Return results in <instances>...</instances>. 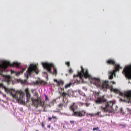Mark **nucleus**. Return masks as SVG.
Listing matches in <instances>:
<instances>
[{
	"mask_svg": "<svg viewBox=\"0 0 131 131\" xmlns=\"http://www.w3.org/2000/svg\"><path fill=\"white\" fill-rule=\"evenodd\" d=\"M81 68V71L78 72V74L73 75L74 79L72 80H73L74 84L76 83L77 84L80 83L82 81L83 77L86 78L90 77L88 70L83 68L82 66Z\"/></svg>",
	"mask_w": 131,
	"mask_h": 131,
	"instance_id": "nucleus-1",
	"label": "nucleus"
},
{
	"mask_svg": "<svg viewBox=\"0 0 131 131\" xmlns=\"http://www.w3.org/2000/svg\"><path fill=\"white\" fill-rule=\"evenodd\" d=\"M77 105L76 103H74L73 104L71 105L69 107V109L73 111V113L72 114V116L76 117H81L84 116L85 115L86 112L84 110L81 111H75V110L77 108Z\"/></svg>",
	"mask_w": 131,
	"mask_h": 131,
	"instance_id": "nucleus-2",
	"label": "nucleus"
},
{
	"mask_svg": "<svg viewBox=\"0 0 131 131\" xmlns=\"http://www.w3.org/2000/svg\"><path fill=\"white\" fill-rule=\"evenodd\" d=\"M93 83L97 86L101 87L103 91H107V88L108 87V82L105 81L102 82L99 79L94 78L93 79Z\"/></svg>",
	"mask_w": 131,
	"mask_h": 131,
	"instance_id": "nucleus-3",
	"label": "nucleus"
},
{
	"mask_svg": "<svg viewBox=\"0 0 131 131\" xmlns=\"http://www.w3.org/2000/svg\"><path fill=\"white\" fill-rule=\"evenodd\" d=\"M42 64L44 68L47 70L50 73H52L51 68L53 67V74L56 75L57 74V69L52 64L49 63H42Z\"/></svg>",
	"mask_w": 131,
	"mask_h": 131,
	"instance_id": "nucleus-4",
	"label": "nucleus"
},
{
	"mask_svg": "<svg viewBox=\"0 0 131 131\" xmlns=\"http://www.w3.org/2000/svg\"><path fill=\"white\" fill-rule=\"evenodd\" d=\"M34 72H35L37 74H38L39 72L37 66L36 64H30L27 71V78H28L29 76H31V74Z\"/></svg>",
	"mask_w": 131,
	"mask_h": 131,
	"instance_id": "nucleus-5",
	"label": "nucleus"
},
{
	"mask_svg": "<svg viewBox=\"0 0 131 131\" xmlns=\"http://www.w3.org/2000/svg\"><path fill=\"white\" fill-rule=\"evenodd\" d=\"M20 65V63L17 62H14L12 64H11L8 61H4L3 62L2 64L0 65V72H1L2 71L1 68L5 69L9 66H10L12 67H18Z\"/></svg>",
	"mask_w": 131,
	"mask_h": 131,
	"instance_id": "nucleus-6",
	"label": "nucleus"
},
{
	"mask_svg": "<svg viewBox=\"0 0 131 131\" xmlns=\"http://www.w3.org/2000/svg\"><path fill=\"white\" fill-rule=\"evenodd\" d=\"M113 105V103L112 101L108 102L105 103V107L101 106V108H102L103 110L105 112H107L111 110L112 108Z\"/></svg>",
	"mask_w": 131,
	"mask_h": 131,
	"instance_id": "nucleus-7",
	"label": "nucleus"
},
{
	"mask_svg": "<svg viewBox=\"0 0 131 131\" xmlns=\"http://www.w3.org/2000/svg\"><path fill=\"white\" fill-rule=\"evenodd\" d=\"M123 72L125 76L129 79H131V65L126 67L123 70Z\"/></svg>",
	"mask_w": 131,
	"mask_h": 131,
	"instance_id": "nucleus-8",
	"label": "nucleus"
},
{
	"mask_svg": "<svg viewBox=\"0 0 131 131\" xmlns=\"http://www.w3.org/2000/svg\"><path fill=\"white\" fill-rule=\"evenodd\" d=\"M6 92L7 91L8 92L10 93L11 95L13 97L16 98L18 99V97L20 96L21 95L23 94V93L19 91H17L15 92V93L14 94H13L11 91L9 90H8L7 88L5 86L4 88Z\"/></svg>",
	"mask_w": 131,
	"mask_h": 131,
	"instance_id": "nucleus-9",
	"label": "nucleus"
},
{
	"mask_svg": "<svg viewBox=\"0 0 131 131\" xmlns=\"http://www.w3.org/2000/svg\"><path fill=\"white\" fill-rule=\"evenodd\" d=\"M122 69V68L119 65H117L115 67V69L112 71L110 72V75L109 77V79H113V75L115 74V73L117 71H119V69Z\"/></svg>",
	"mask_w": 131,
	"mask_h": 131,
	"instance_id": "nucleus-10",
	"label": "nucleus"
},
{
	"mask_svg": "<svg viewBox=\"0 0 131 131\" xmlns=\"http://www.w3.org/2000/svg\"><path fill=\"white\" fill-rule=\"evenodd\" d=\"M104 97V96H103L99 97L97 100L95 101L96 103L99 104H101L103 102H105L106 100Z\"/></svg>",
	"mask_w": 131,
	"mask_h": 131,
	"instance_id": "nucleus-11",
	"label": "nucleus"
},
{
	"mask_svg": "<svg viewBox=\"0 0 131 131\" xmlns=\"http://www.w3.org/2000/svg\"><path fill=\"white\" fill-rule=\"evenodd\" d=\"M32 102L33 104L35 105H36V104H38L42 106H43L44 105V104L42 102L41 100L38 99H36L34 100H33Z\"/></svg>",
	"mask_w": 131,
	"mask_h": 131,
	"instance_id": "nucleus-12",
	"label": "nucleus"
},
{
	"mask_svg": "<svg viewBox=\"0 0 131 131\" xmlns=\"http://www.w3.org/2000/svg\"><path fill=\"white\" fill-rule=\"evenodd\" d=\"M125 95L128 100L127 102L128 103L131 102V92H128L125 94Z\"/></svg>",
	"mask_w": 131,
	"mask_h": 131,
	"instance_id": "nucleus-13",
	"label": "nucleus"
},
{
	"mask_svg": "<svg viewBox=\"0 0 131 131\" xmlns=\"http://www.w3.org/2000/svg\"><path fill=\"white\" fill-rule=\"evenodd\" d=\"M107 62L108 65H115V68L116 66L117 65L115 64V62L114 60L112 59H109L107 60ZM118 65H119L118 64Z\"/></svg>",
	"mask_w": 131,
	"mask_h": 131,
	"instance_id": "nucleus-14",
	"label": "nucleus"
},
{
	"mask_svg": "<svg viewBox=\"0 0 131 131\" xmlns=\"http://www.w3.org/2000/svg\"><path fill=\"white\" fill-rule=\"evenodd\" d=\"M54 81L57 83V86L59 87L60 85H63L64 83V82L62 80H60L59 81H58L56 79L54 80Z\"/></svg>",
	"mask_w": 131,
	"mask_h": 131,
	"instance_id": "nucleus-15",
	"label": "nucleus"
},
{
	"mask_svg": "<svg viewBox=\"0 0 131 131\" xmlns=\"http://www.w3.org/2000/svg\"><path fill=\"white\" fill-rule=\"evenodd\" d=\"M25 91L26 92L27 99V102L29 101V100L31 97V95L30 94L29 92L28 89V88H26L25 89Z\"/></svg>",
	"mask_w": 131,
	"mask_h": 131,
	"instance_id": "nucleus-16",
	"label": "nucleus"
},
{
	"mask_svg": "<svg viewBox=\"0 0 131 131\" xmlns=\"http://www.w3.org/2000/svg\"><path fill=\"white\" fill-rule=\"evenodd\" d=\"M4 77L5 78V80L7 82H9L10 81V77L9 76L7 75H4Z\"/></svg>",
	"mask_w": 131,
	"mask_h": 131,
	"instance_id": "nucleus-17",
	"label": "nucleus"
},
{
	"mask_svg": "<svg viewBox=\"0 0 131 131\" xmlns=\"http://www.w3.org/2000/svg\"><path fill=\"white\" fill-rule=\"evenodd\" d=\"M73 84H74V83H73V80H72L70 83H69L65 85V88H68L70 87L71 85Z\"/></svg>",
	"mask_w": 131,
	"mask_h": 131,
	"instance_id": "nucleus-18",
	"label": "nucleus"
},
{
	"mask_svg": "<svg viewBox=\"0 0 131 131\" xmlns=\"http://www.w3.org/2000/svg\"><path fill=\"white\" fill-rule=\"evenodd\" d=\"M60 94L61 95V96L63 97V100H64V98L66 97V96L67 95V94L65 92H63L62 93L61 92H60Z\"/></svg>",
	"mask_w": 131,
	"mask_h": 131,
	"instance_id": "nucleus-19",
	"label": "nucleus"
},
{
	"mask_svg": "<svg viewBox=\"0 0 131 131\" xmlns=\"http://www.w3.org/2000/svg\"><path fill=\"white\" fill-rule=\"evenodd\" d=\"M78 92L79 94L81 95H82L83 96L86 97V95H85V94L82 93L80 90H79Z\"/></svg>",
	"mask_w": 131,
	"mask_h": 131,
	"instance_id": "nucleus-20",
	"label": "nucleus"
},
{
	"mask_svg": "<svg viewBox=\"0 0 131 131\" xmlns=\"http://www.w3.org/2000/svg\"><path fill=\"white\" fill-rule=\"evenodd\" d=\"M39 83L40 84H43L44 85L46 84L47 83L46 82H45L43 81L40 80L39 82Z\"/></svg>",
	"mask_w": 131,
	"mask_h": 131,
	"instance_id": "nucleus-21",
	"label": "nucleus"
},
{
	"mask_svg": "<svg viewBox=\"0 0 131 131\" xmlns=\"http://www.w3.org/2000/svg\"><path fill=\"white\" fill-rule=\"evenodd\" d=\"M71 91V90H69L68 91H67V93H66L67 94V95H68L69 96H70L71 95V93H70Z\"/></svg>",
	"mask_w": 131,
	"mask_h": 131,
	"instance_id": "nucleus-22",
	"label": "nucleus"
},
{
	"mask_svg": "<svg viewBox=\"0 0 131 131\" xmlns=\"http://www.w3.org/2000/svg\"><path fill=\"white\" fill-rule=\"evenodd\" d=\"M11 73H15L16 75H17L20 74V73L19 72L18 73L17 72H15V71H11Z\"/></svg>",
	"mask_w": 131,
	"mask_h": 131,
	"instance_id": "nucleus-23",
	"label": "nucleus"
},
{
	"mask_svg": "<svg viewBox=\"0 0 131 131\" xmlns=\"http://www.w3.org/2000/svg\"><path fill=\"white\" fill-rule=\"evenodd\" d=\"M113 90L114 92L117 94H118L119 92V91L118 89H114Z\"/></svg>",
	"mask_w": 131,
	"mask_h": 131,
	"instance_id": "nucleus-24",
	"label": "nucleus"
},
{
	"mask_svg": "<svg viewBox=\"0 0 131 131\" xmlns=\"http://www.w3.org/2000/svg\"><path fill=\"white\" fill-rule=\"evenodd\" d=\"M75 122V121H71L70 120V123L73 126H74V123Z\"/></svg>",
	"mask_w": 131,
	"mask_h": 131,
	"instance_id": "nucleus-25",
	"label": "nucleus"
},
{
	"mask_svg": "<svg viewBox=\"0 0 131 131\" xmlns=\"http://www.w3.org/2000/svg\"><path fill=\"white\" fill-rule=\"evenodd\" d=\"M68 71L69 73L71 74L73 73V71L71 69H69L68 70Z\"/></svg>",
	"mask_w": 131,
	"mask_h": 131,
	"instance_id": "nucleus-26",
	"label": "nucleus"
},
{
	"mask_svg": "<svg viewBox=\"0 0 131 131\" xmlns=\"http://www.w3.org/2000/svg\"><path fill=\"white\" fill-rule=\"evenodd\" d=\"M44 96L45 97V100L46 101L47 100H48L49 99L48 97H47L46 95V94L44 95Z\"/></svg>",
	"mask_w": 131,
	"mask_h": 131,
	"instance_id": "nucleus-27",
	"label": "nucleus"
},
{
	"mask_svg": "<svg viewBox=\"0 0 131 131\" xmlns=\"http://www.w3.org/2000/svg\"><path fill=\"white\" fill-rule=\"evenodd\" d=\"M99 129V128L98 127H97L96 128H93V131H94L95 130H97Z\"/></svg>",
	"mask_w": 131,
	"mask_h": 131,
	"instance_id": "nucleus-28",
	"label": "nucleus"
},
{
	"mask_svg": "<svg viewBox=\"0 0 131 131\" xmlns=\"http://www.w3.org/2000/svg\"><path fill=\"white\" fill-rule=\"evenodd\" d=\"M5 86L2 83L0 84V87L4 88Z\"/></svg>",
	"mask_w": 131,
	"mask_h": 131,
	"instance_id": "nucleus-29",
	"label": "nucleus"
},
{
	"mask_svg": "<svg viewBox=\"0 0 131 131\" xmlns=\"http://www.w3.org/2000/svg\"><path fill=\"white\" fill-rule=\"evenodd\" d=\"M66 65L68 67L70 66V63L69 62H66Z\"/></svg>",
	"mask_w": 131,
	"mask_h": 131,
	"instance_id": "nucleus-30",
	"label": "nucleus"
},
{
	"mask_svg": "<svg viewBox=\"0 0 131 131\" xmlns=\"http://www.w3.org/2000/svg\"><path fill=\"white\" fill-rule=\"evenodd\" d=\"M121 96H122L123 95V93L121 92L120 91H119V93H118Z\"/></svg>",
	"mask_w": 131,
	"mask_h": 131,
	"instance_id": "nucleus-31",
	"label": "nucleus"
},
{
	"mask_svg": "<svg viewBox=\"0 0 131 131\" xmlns=\"http://www.w3.org/2000/svg\"><path fill=\"white\" fill-rule=\"evenodd\" d=\"M41 126L43 127H44L45 124L43 122H42L41 123Z\"/></svg>",
	"mask_w": 131,
	"mask_h": 131,
	"instance_id": "nucleus-32",
	"label": "nucleus"
},
{
	"mask_svg": "<svg viewBox=\"0 0 131 131\" xmlns=\"http://www.w3.org/2000/svg\"><path fill=\"white\" fill-rule=\"evenodd\" d=\"M63 105V104L62 103H60L58 105V106L59 107H61Z\"/></svg>",
	"mask_w": 131,
	"mask_h": 131,
	"instance_id": "nucleus-33",
	"label": "nucleus"
},
{
	"mask_svg": "<svg viewBox=\"0 0 131 131\" xmlns=\"http://www.w3.org/2000/svg\"><path fill=\"white\" fill-rule=\"evenodd\" d=\"M100 112H97L95 113V115H99V114H100Z\"/></svg>",
	"mask_w": 131,
	"mask_h": 131,
	"instance_id": "nucleus-34",
	"label": "nucleus"
},
{
	"mask_svg": "<svg viewBox=\"0 0 131 131\" xmlns=\"http://www.w3.org/2000/svg\"><path fill=\"white\" fill-rule=\"evenodd\" d=\"M48 118L49 120L50 121H51V120L52 119V118L51 117H48Z\"/></svg>",
	"mask_w": 131,
	"mask_h": 131,
	"instance_id": "nucleus-35",
	"label": "nucleus"
},
{
	"mask_svg": "<svg viewBox=\"0 0 131 131\" xmlns=\"http://www.w3.org/2000/svg\"><path fill=\"white\" fill-rule=\"evenodd\" d=\"M52 118H53L54 119H55L57 118L56 117L53 115L52 116Z\"/></svg>",
	"mask_w": 131,
	"mask_h": 131,
	"instance_id": "nucleus-36",
	"label": "nucleus"
},
{
	"mask_svg": "<svg viewBox=\"0 0 131 131\" xmlns=\"http://www.w3.org/2000/svg\"><path fill=\"white\" fill-rule=\"evenodd\" d=\"M111 83H113V84H115L116 83L115 82H114L113 81H111Z\"/></svg>",
	"mask_w": 131,
	"mask_h": 131,
	"instance_id": "nucleus-37",
	"label": "nucleus"
},
{
	"mask_svg": "<svg viewBox=\"0 0 131 131\" xmlns=\"http://www.w3.org/2000/svg\"><path fill=\"white\" fill-rule=\"evenodd\" d=\"M82 129H78L77 130L78 131H81Z\"/></svg>",
	"mask_w": 131,
	"mask_h": 131,
	"instance_id": "nucleus-38",
	"label": "nucleus"
},
{
	"mask_svg": "<svg viewBox=\"0 0 131 131\" xmlns=\"http://www.w3.org/2000/svg\"><path fill=\"white\" fill-rule=\"evenodd\" d=\"M47 127L48 128H50V125H48L47 126Z\"/></svg>",
	"mask_w": 131,
	"mask_h": 131,
	"instance_id": "nucleus-39",
	"label": "nucleus"
},
{
	"mask_svg": "<svg viewBox=\"0 0 131 131\" xmlns=\"http://www.w3.org/2000/svg\"><path fill=\"white\" fill-rule=\"evenodd\" d=\"M43 111L44 112H46V110H45V109H44L43 110Z\"/></svg>",
	"mask_w": 131,
	"mask_h": 131,
	"instance_id": "nucleus-40",
	"label": "nucleus"
},
{
	"mask_svg": "<svg viewBox=\"0 0 131 131\" xmlns=\"http://www.w3.org/2000/svg\"><path fill=\"white\" fill-rule=\"evenodd\" d=\"M41 110H39V111H41Z\"/></svg>",
	"mask_w": 131,
	"mask_h": 131,
	"instance_id": "nucleus-41",
	"label": "nucleus"
},
{
	"mask_svg": "<svg viewBox=\"0 0 131 131\" xmlns=\"http://www.w3.org/2000/svg\"><path fill=\"white\" fill-rule=\"evenodd\" d=\"M36 131H39V130H36Z\"/></svg>",
	"mask_w": 131,
	"mask_h": 131,
	"instance_id": "nucleus-42",
	"label": "nucleus"
},
{
	"mask_svg": "<svg viewBox=\"0 0 131 131\" xmlns=\"http://www.w3.org/2000/svg\"><path fill=\"white\" fill-rule=\"evenodd\" d=\"M13 91H14V90L13 89Z\"/></svg>",
	"mask_w": 131,
	"mask_h": 131,
	"instance_id": "nucleus-43",
	"label": "nucleus"
}]
</instances>
